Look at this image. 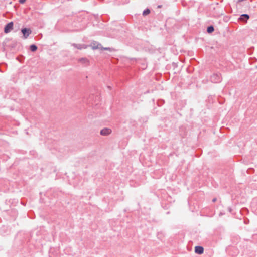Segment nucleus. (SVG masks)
<instances>
[{"label":"nucleus","mask_w":257,"mask_h":257,"mask_svg":"<svg viewBox=\"0 0 257 257\" xmlns=\"http://www.w3.org/2000/svg\"><path fill=\"white\" fill-rule=\"evenodd\" d=\"M13 27V23L12 22H11L7 24L4 28V32L6 33H8L10 32L12 29Z\"/></svg>","instance_id":"3"},{"label":"nucleus","mask_w":257,"mask_h":257,"mask_svg":"<svg viewBox=\"0 0 257 257\" xmlns=\"http://www.w3.org/2000/svg\"><path fill=\"white\" fill-rule=\"evenodd\" d=\"M30 50L32 51V52H34L35 51H36V50L37 49V47L36 45H31L30 46Z\"/></svg>","instance_id":"10"},{"label":"nucleus","mask_w":257,"mask_h":257,"mask_svg":"<svg viewBox=\"0 0 257 257\" xmlns=\"http://www.w3.org/2000/svg\"><path fill=\"white\" fill-rule=\"evenodd\" d=\"M90 46L92 48V49L95 50L100 49L101 44L97 42L94 41L91 43Z\"/></svg>","instance_id":"5"},{"label":"nucleus","mask_w":257,"mask_h":257,"mask_svg":"<svg viewBox=\"0 0 257 257\" xmlns=\"http://www.w3.org/2000/svg\"><path fill=\"white\" fill-rule=\"evenodd\" d=\"M214 30V27L212 26H209L208 28H207V32L208 33H211L212 32H213Z\"/></svg>","instance_id":"11"},{"label":"nucleus","mask_w":257,"mask_h":257,"mask_svg":"<svg viewBox=\"0 0 257 257\" xmlns=\"http://www.w3.org/2000/svg\"><path fill=\"white\" fill-rule=\"evenodd\" d=\"M101 49H103V50H110V49L109 48H107V47H102L101 46H100V48Z\"/></svg>","instance_id":"13"},{"label":"nucleus","mask_w":257,"mask_h":257,"mask_svg":"<svg viewBox=\"0 0 257 257\" xmlns=\"http://www.w3.org/2000/svg\"><path fill=\"white\" fill-rule=\"evenodd\" d=\"M150 13V11L149 9H147L146 10H145L143 12V15L144 16H146V15H147L148 14H149V13Z\"/></svg>","instance_id":"12"},{"label":"nucleus","mask_w":257,"mask_h":257,"mask_svg":"<svg viewBox=\"0 0 257 257\" xmlns=\"http://www.w3.org/2000/svg\"><path fill=\"white\" fill-rule=\"evenodd\" d=\"M211 81L214 83H218L221 81V77L219 74H214L211 76Z\"/></svg>","instance_id":"1"},{"label":"nucleus","mask_w":257,"mask_h":257,"mask_svg":"<svg viewBox=\"0 0 257 257\" xmlns=\"http://www.w3.org/2000/svg\"><path fill=\"white\" fill-rule=\"evenodd\" d=\"M72 45L76 48L78 49H86L88 47V45L85 44H73Z\"/></svg>","instance_id":"7"},{"label":"nucleus","mask_w":257,"mask_h":257,"mask_svg":"<svg viewBox=\"0 0 257 257\" xmlns=\"http://www.w3.org/2000/svg\"><path fill=\"white\" fill-rule=\"evenodd\" d=\"M111 130L109 128H104L100 131V134L102 136H107L111 134Z\"/></svg>","instance_id":"4"},{"label":"nucleus","mask_w":257,"mask_h":257,"mask_svg":"<svg viewBox=\"0 0 257 257\" xmlns=\"http://www.w3.org/2000/svg\"><path fill=\"white\" fill-rule=\"evenodd\" d=\"M78 61L85 66L88 65L89 63V60L86 58H81L79 59Z\"/></svg>","instance_id":"8"},{"label":"nucleus","mask_w":257,"mask_h":257,"mask_svg":"<svg viewBox=\"0 0 257 257\" xmlns=\"http://www.w3.org/2000/svg\"><path fill=\"white\" fill-rule=\"evenodd\" d=\"M21 32L23 34V38L26 39L31 33V30L30 29L24 28L21 30Z\"/></svg>","instance_id":"2"},{"label":"nucleus","mask_w":257,"mask_h":257,"mask_svg":"<svg viewBox=\"0 0 257 257\" xmlns=\"http://www.w3.org/2000/svg\"><path fill=\"white\" fill-rule=\"evenodd\" d=\"M26 0H19V2L21 4H23L25 2Z\"/></svg>","instance_id":"14"},{"label":"nucleus","mask_w":257,"mask_h":257,"mask_svg":"<svg viewBox=\"0 0 257 257\" xmlns=\"http://www.w3.org/2000/svg\"><path fill=\"white\" fill-rule=\"evenodd\" d=\"M249 18V16L248 14H242L239 17V20L240 21L246 22Z\"/></svg>","instance_id":"6"},{"label":"nucleus","mask_w":257,"mask_h":257,"mask_svg":"<svg viewBox=\"0 0 257 257\" xmlns=\"http://www.w3.org/2000/svg\"><path fill=\"white\" fill-rule=\"evenodd\" d=\"M216 198H214V199L212 200V201L214 202H215V201H216Z\"/></svg>","instance_id":"15"},{"label":"nucleus","mask_w":257,"mask_h":257,"mask_svg":"<svg viewBox=\"0 0 257 257\" xmlns=\"http://www.w3.org/2000/svg\"><path fill=\"white\" fill-rule=\"evenodd\" d=\"M204 249L202 247L197 246L195 248V251L196 253L201 254L203 253Z\"/></svg>","instance_id":"9"}]
</instances>
